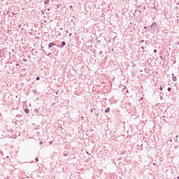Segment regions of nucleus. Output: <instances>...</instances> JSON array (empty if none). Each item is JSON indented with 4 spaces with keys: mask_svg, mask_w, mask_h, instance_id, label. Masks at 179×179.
Returning a JSON list of instances; mask_svg holds the SVG:
<instances>
[{
    "mask_svg": "<svg viewBox=\"0 0 179 179\" xmlns=\"http://www.w3.org/2000/svg\"><path fill=\"white\" fill-rule=\"evenodd\" d=\"M102 53H103V52H102V51H100V52H99V54H102Z\"/></svg>",
    "mask_w": 179,
    "mask_h": 179,
    "instance_id": "nucleus-25",
    "label": "nucleus"
},
{
    "mask_svg": "<svg viewBox=\"0 0 179 179\" xmlns=\"http://www.w3.org/2000/svg\"><path fill=\"white\" fill-rule=\"evenodd\" d=\"M154 52H157V50H154Z\"/></svg>",
    "mask_w": 179,
    "mask_h": 179,
    "instance_id": "nucleus-22",
    "label": "nucleus"
},
{
    "mask_svg": "<svg viewBox=\"0 0 179 179\" xmlns=\"http://www.w3.org/2000/svg\"><path fill=\"white\" fill-rule=\"evenodd\" d=\"M54 45H56L55 43L54 42H51L48 44V48H52Z\"/></svg>",
    "mask_w": 179,
    "mask_h": 179,
    "instance_id": "nucleus-2",
    "label": "nucleus"
},
{
    "mask_svg": "<svg viewBox=\"0 0 179 179\" xmlns=\"http://www.w3.org/2000/svg\"><path fill=\"white\" fill-rule=\"evenodd\" d=\"M153 9H155L156 10V12H157V6L156 5L154 6Z\"/></svg>",
    "mask_w": 179,
    "mask_h": 179,
    "instance_id": "nucleus-9",
    "label": "nucleus"
},
{
    "mask_svg": "<svg viewBox=\"0 0 179 179\" xmlns=\"http://www.w3.org/2000/svg\"><path fill=\"white\" fill-rule=\"evenodd\" d=\"M16 66H19V64H16Z\"/></svg>",
    "mask_w": 179,
    "mask_h": 179,
    "instance_id": "nucleus-26",
    "label": "nucleus"
},
{
    "mask_svg": "<svg viewBox=\"0 0 179 179\" xmlns=\"http://www.w3.org/2000/svg\"><path fill=\"white\" fill-rule=\"evenodd\" d=\"M44 3L45 5H48V3H50V0H45Z\"/></svg>",
    "mask_w": 179,
    "mask_h": 179,
    "instance_id": "nucleus-7",
    "label": "nucleus"
},
{
    "mask_svg": "<svg viewBox=\"0 0 179 179\" xmlns=\"http://www.w3.org/2000/svg\"><path fill=\"white\" fill-rule=\"evenodd\" d=\"M141 43H145V40H141Z\"/></svg>",
    "mask_w": 179,
    "mask_h": 179,
    "instance_id": "nucleus-16",
    "label": "nucleus"
},
{
    "mask_svg": "<svg viewBox=\"0 0 179 179\" xmlns=\"http://www.w3.org/2000/svg\"><path fill=\"white\" fill-rule=\"evenodd\" d=\"M52 141H50L49 145H52Z\"/></svg>",
    "mask_w": 179,
    "mask_h": 179,
    "instance_id": "nucleus-17",
    "label": "nucleus"
},
{
    "mask_svg": "<svg viewBox=\"0 0 179 179\" xmlns=\"http://www.w3.org/2000/svg\"><path fill=\"white\" fill-rule=\"evenodd\" d=\"M50 55H51V52L48 54V57H50Z\"/></svg>",
    "mask_w": 179,
    "mask_h": 179,
    "instance_id": "nucleus-19",
    "label": "nucleus"
},
{
    "mask_svg": "<svg viewBox=\"0 0 179 179\" xmlns=\"http://www.w3.org/2000/svg\"><path fill=\"white\" fill-rule=\"evenodd\" d=\"M168 92H171V87H168Z\"/></svg>",
    "mask_w": 179,
    "mask_h": 179,
    "instance_id": "nucleus-10",
    "label": "nucleus"
},
{
    "mask_svg": "<svg viewBox=\"0 0 179 179\" xmlns=\"http://www.w3.org/2000/svg\"><path fill=\"white\" fill-rule=\"evenodd\" d=\"M178 179H179V176L178 177Z\"/></svg>",
    "mask_w": 179,
    "mask_h": 179,
    "instance_id": "nucleus-31",
    "label": "nucleus"
},
{
    "mask_svg": "<svg viewBox=\"0 0 179 179\" xmlns=\"http://www.w3.org/2000/svg\"><path fill=\"white\" fill-rule=\"evenodd\" d=\"M64 156L66 157V156H68V154H64Z\"/></svg>",
    "mask_w": 179,
    "mask_h": 179,
    "instance_id": "nucleus-23",
    "label": "nucleus"
},
{
    "mask_svg": "<svg viewBox=\"0 0 179 179\" xmlns=\"http://www.w3.org/2000/svg\"><path fill=\"white\" fill-rule=\"evenodd\" d=\"M163 96H160V100H162Z\"/></svg>",
    "mask_w": 179,
    "mask_h": 179,
    "instance_id": "nucleus-20",
    "label": "nucleus"
},
{
    "mask_svg": "<svg viewBox=\"0 0 179 179\" xmlns=\"http://www.w3.org/2000/svg\"><path fill=\"white\" fill-rule=\"evenodd\" d=\"M36 80H40V77H36Z\"/></svg>",
    "mask_w": 179,
    "mask_h": 179,
    "instance_id": "nucleus-14",
    "label": "nucleus"
},
{
    "mask_svg": "<svg viewBox=\"0 0 179 179\" xmlns=\"http://www.w3.org/2000/svg\"><path fill=\"white\" fill-rule=\"evenodd\" d=\"M23 61H24V62H27V59H26L25 58L23 59Z\"/></svg>",
    "mask_w": 179,
    "mask_h": 179,
    "instance_id": "nucleus-13",
    "label": "nucleus"
},
{
    "mask_svg": "<svg viewBox=\"0 0 179 179\" xmlns=\"http://www.w3.org/2000/svg\"><path fill=\"white\" fill-rule=\"evenodd\" d=\"M141 50H143V51L145 50V48L143 46H141Z\"/></svg>",
    "mask_w": 179,
    "mask_h": 179,
    "instance_id": "nucleus-12",
    "label": "nucleus"
},
{
    "mask_svg": "<svg viewBox=\"0 0 179 179\" xmlns=\"http://www.w3.org/2000/svg\"><path fill=\"white\" fill-rule=\"evenodd\" d=\"M35 114H37V115H40V110L38 108L34 109Z\"/></svg>",
    "mask_w": 179,
    "mask_h": 179,
    "instance_id": "nucleus-3",
    "label": "nucleus"
},
{
    "mask_svg": "<svg viewBox=\"0 0 179 179\" xmlns=\"http://www.w3.org/2000/svg\"><path fill=\"white\" fill-rule=\"evenodd\" d=\"M64 45H66V43L65 41L62 42V45H60V47L62 48V47H64Z\"/></svg>",
    "mask_w": 179,
    "mask_h": 179,
    "instance_id": "nucleus-5",
    "label": "nucleus"
},
{
    "mask_svg": "<svg viewBox=\"0 0 179 179\" xmlns=\"http://www.w3.org/2000/svg\"><path fill=\"white\" fill-rule=\"evenodd\" d=\"M39 145H43V141H41V142L39 143Z\"/></svg>",
    "mask_w": 179,
    "mask_h": 179,
    "instance_id": "nucleus-21",
    "label": "nucleus"
},
{
    "mask_svg": "<svg viewBox=\"0 0 179 179\" xmlns=\"http://www.w3.org/2000/svg\"><path fill=\"white\" fill-rule=\"evenodd\" d=\"M13 15H16L15 13H13Z\"/></svg>",
    "mask_w": 179,
    "mask_h": 179,
    "instance_id": "nucleus-29",
    "label": "nucleus"
},
{
    "mask_svg": "<svg viewBox=\"0 0 179 179\" xmlns=\"http://www.w3.org/2000/svg\"><path fill=\"white\" fill-rule=\"evenodd\" d=\"M176 138H178V136H176Z\"/></svg>",
    "mask_w": 179,
    "mask_h": 179,
    "instance_id": "nucleus-30",
    "label": "nucleus"
},
{
    "mask_svg": "<svg viewBox=\"0 0 179 179\" xmlns=\"http://www.w3.org/2000/svg\"><path fill=\"white\" fill-rule=\"evenodd\" d=\"M66 33H68V31H66Z\"/></svg>",
    "mask_w": 179,
    "mask_h": 179,
    "instance_id": "nucleus-32",
    "label": "nucleus"
},
{
    "mask_svg": "<svg viewBox=\"0 0 179 179\" xmlns=\"http://www.w3.org/2000/svg\"><path fill=\"white\" fill-rule=\"evenodd\" d=\"M172 80L173 81V82H177V77H176V76H174V74L173 73H172Z\"/></svg>",
    "mask_w": 179,
    "mask_h": 179,
    "instance_id": "nucleus-4",
    "label": "nucleus"
},
{
    "mask_svg": "<svg viewBox=\"0 0 179 179\" xmlns=\"http://www.w3.org/2000/svg\"><path fill=\"white\" fill-rule=\"evenodd\" d=\"M35 161H36V162H38V157H36V158H35Z\"/></svg>",
    "mask_w": 179,
    "mask_h": 179,
    "instance_id": "nucleus-11",
    "label": "nucleus"
},
{
    "mask_svg": "<svg viewBox=\"0 0 179 179\" xmlns=\"http://www.w3.org/2000/svg\"><path fill=\"white\" fill-rule=\"evenodd\" d=\"M72 8H73V6H70V9H72Z\"/></svg>",
    "mask_w": 179,
    "mask_h": 179,
    "instance_id": "nucleus-24",
    "label": "nucleus"
},
{
    "mask_svg": "<svg viewBox=\"0 0 179 179\" xmlns=\"http://www.w3.org/2000/svg\"><path fill=\"white\" fill-rule=\"evenodd\" d=\"M24 113H26V114H29V113H30V110L27 108L24 109Z\"/></svg>",
    "mask_w": 179,
    "mask_h": 179,
    "instance_id": "nucleus-6",
    "label": "nucleus"
},
{
    "mask_svg": "<svg viewBox=\"0 0 179 179\" xmlns=\"http://www.w3.org/2000/svg\"><path fill=\"white\" fill-rule=\"evenodd\" d=\"M141 100H143V97H141Z\"/></svg>",
    "mask_w": 179,
    "mask_h": 179,
    "instance_id": "nucleus-27",
    "label": "nucleus"
},
{
    "mask_svg": "<svg viewBox=\"0 0 179 179\" xmlns=\"http://www.w3.org/2000/svg\"><path fill=\"white\" fill-rule=\"evenodd\" d=\"M72 36V34H69V36Z\"/></svg>",
    "mask_w": 179,
    "mask_h": 179,
    "instance_id": "nucleus-28",
    "label": "nucleus"
},
{
    "mask_svg": "<svg viewBox=\"0 0 179 179\" xmlns=\"http://www.w3.org/2000/svg\"><path fill=\"white\" fill-rule=\"evenodd\" d=\"M105 113H110V108H107L105 110Z\"/></svg>",
    "mask_w": 179,
    "mask_h": 179,
    "instance_id": "nucleus-8",
    "label": "nucleus"
},
{
    "mask_svg": "<svg viewBox=\"0 0 179 179\" xmlns=\"http://www.w3.org/2000/svg\"><path fill=\"white\" fill-rule=\"evenodd\" d=\"M159 90L162 92V90H163V87H160Z\"/></svg>",
    "mask_w": 179,
    "mask_h": 179,
    "instance_id": "nucleus-15",
    "label": "nucleus"
},
{
    "mask_svg": "<svg viewBox=\"0 0 179 179\" xmlns=\"http://www.w3.org/2000/svg\"><path fill=\"white\" fill-rule=\"evenodd\" d=\"M150 29L152 31H155L156 29H157V22H154L151 25H150Z\"/></svg>",
    "mask_w": 179,
    "mask_h": 179,
    "instance_id": "nucleus-1",
    "label": "nucleus"
},
{
    "mask_svg": "<svg viewBox=\"0 0 179 179\" xmlns=\"http://www.w3.org/2000/svg\"><path fill=\"white\" fill-rule=\"evenodd\" d=\"M146 29H148V27L145 26L144 29L146 30Z\"/></svg>",
    "mask_w": 179,
    "mask_h": 179,
    "instance_id": "nucleus-18",
    "label": "nucleus"
}]
</instances>
